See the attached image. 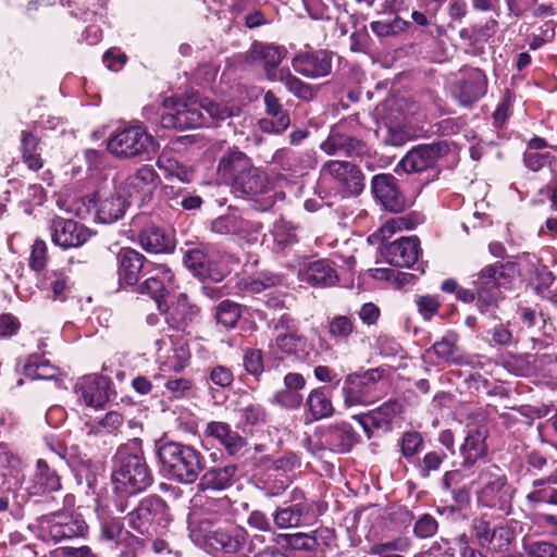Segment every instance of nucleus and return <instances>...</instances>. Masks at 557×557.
I'll return each mask as SVG.
<instances>
[{"mask_svg":"<svg viewBox=\"0 0 557 557\" xmlns=\"http://www.w3.org/2000/svg\"><path fill=\"white\" fill-rule=\"evenodd\" d=\"M419 131L410 125L396 123L386 128L383 143L388 146L400 147L418 137Z\"/></svg>","mask_w":557,"mask_h":557,"instance_id":"obj_44","label":"nucleus"},{"mask_svg":"<svg viewBox=\"0 0 557 557\" xmlns=\"http://www.w3.org/2000/svg\"><path fill=\"white\" fill-rule=\"evenodd\" d=\"M107 147L116 158L127 159L156 152L159 144L143 126L133 125L111 135Z\"/></svg>","mask_w":557,"mask_h":557,"instance_id":"obj_6","label":"nucleus"},{"mask_svg":"<svg viewBox=\"0 0 557 557\" xmlns=\"http://www.w3.org/2000/svg\"><path fill=\"white\" fill-rule=\"evenodd\" d=\"M251 163L252 160L248 154L237 147H230L219 158L216 176L230 186Z\"/></svg>","mask_w":557,"mask_h":557,"instance_id":"obj_26","label":"nucleus"},{"mask_svg":"<svg viewBox=\"0 0 557 557\" xmlns=\"http://www.w3.org/2000/svg\"><path fill=\"white\" fill-rule=\"evenodd\" d=\"M515 273L513 262H495L482 268L474 281L478 304L482 311L497 305L500 298L499 288L509 284Z\"/></svg>","mask_w":557,"mask_h":557,"instance_id":"obj_5","label":"nucleus"},{"mask_svg":"<svg viewBox=\"0 0 557 557\" xmlns=\"http://www.w3.org/2000/svg\"><path fill=\"white\" fill-rule=\"evenodd\" d=\"M474 535L482 547L506 555L510 552L515 532L508 525L491 527L485 520H478L473 525Z\"/></svg>","mask_w":557,"mask_h":557,"instance_id":"obj_14","label":"nucleus"},{"mask_svg":"<svg viewBox=\"0 0 557 557\" xmlns=\"http://www.w3.org/2000/svg\"><path fill=\"white\" fill-rule=\"evenodd\" d=\"M28 376L37 380H51L57 376L58 370L49 360L38 357L30 358L25 366Z\"/></svg>","mask_w":557,"mask_h":557,"instance_id":"obj_46","label":"nucleus"},{"mask_svg":"<svg viewBox=\"0 0 557 557\" xmlns=\"http://www.w3.org/2000/svg\"><path fill=\"white\" fill-rule=\"evenodd\" d=\"M499 469L490 465L481 472L479 480L482 484V488L479 492V502L487 507L496 506L500 499V493L505 486L506 479L500 475Z\"/></svg>","mask_w":557,"mask_h":557,"instance_id":"obj_31","label":"nucleus"},{"mask_svg":"<svg viewBox=\"0 0 557 557\" xmlns=\"http://www.w3.org/2000/svg\"><path fill=\"white\" fill-rule=\"evenodd\" d=\"M158 458L161 472L170 480L182 484L197 481L205 468V457L190 445L166 442L159 446Z\"/></svg>","mask_w":557,"mask_h":557,"instance_id":"obj_3","label":"nucleus"},{"mask_svg":"<svg viewBox=\"0 0 557 557\" xmlns=\"http://www.w3.org/2000/svg\"><path fill=\"white\" fill-rule=\"evenodd\" d=\"M33 481L35 494L55 492L61 488L59 475L42 459L37 460Z\"/></svg>","mask_w":557,"mask_h":557,"instance_id":"obj_41","label":"nucleus"},{"mask_svg":"<svg viewBox=\"0 0 557 557\" xmlns=\"http://www.w3.org/2000/svg\"><path fill=\"white\" fill-rule=\"evenodd\" d=\"M165 388L172 397L180 399L188 395L193 388V382L186 377L173 379L165 383Z\"/></svg>","mask_w":557,"mask_h":557,"instance_id":"obj_61","label":"nucleus"},{"mask_svg":"<svg viewBox=\"0 0 557 557\" xmlns=\"http://www.w3.org/2000/svg\"><path fill=\"white\" fill-rule=\"evenodd\" d=\"M487 79L479 69H466L454 88V95L462 106H470L483 97Z\"/></svg>","mask_w":557,"mask_h":557,"instance_id":"obj_23","label":"nucleus"},{"mask_svg":"<svg viewBox=\"0 0 557 557\" xmlns=\"http://www.w3.org/2000/svg\"><path fill=\"white\" fill-rule=\"evenodd\" d=\"M146 274H150L141 285L143 292L150 294L157 302L158 309L163 311L161 299L174 288V274L165 264L148 262Z\"/></svg>","mask_w":557,"mask_h":557,"instance_id":"obj_21","label":"nucleus"},{"mask_svg":"<svg viewBox=\"0 0 557 557\" xmlns=\"http://www.w3.org/2000/svg\"><path fill=\"white\" fill-rule=\"evenodd\" d=\"M381 379L382 371L379 369L348 374L342 387L345 406H368L373 403L376 398V384Z\"/></svg>","mask_w":557,"mask_h":557,"instance_id":"obj_9","label":"nucleus"},{"mask_svg":"<svg viewBox=\"0 0 557 557\" xmlns=\"http://www.w3.org/2000/svg\"><path fill=\"white\" fill-rule=\"evenodd\" d=\"M198 313V308L188 302L186 295L181 294L168 311L166 321L174 329H184Z\"/></svg>","mask_w":557,"mask_h":557,"instance_id":"obj_42","label":"nucleus"},{"mask_svg":"<svg viewBox=\"0 0 557 557\" xmlns=\"http://www.w3.org/2000/svg\"><path fill=\"white\" fill-rule=\"evenodd\" d=\"M280 283V278L273 274H264L262 276L248 278L243 281L244 288L250 293H261L262 290L273 287Z\"/></svg>","mask_w":557,"mask_h":557,"instance_id":"obj_57","label":"nucleus"},{"mask_svg":"<svg viewBox=\"0 0 557 557\" xmlns=\"http://www.w3.org/2000/svg\"><path fill=\"white\" fill-rule=\"evenodd\" d=\"M205 434L215 438L231 456L239 454L247 445L246 438L233 431L225 422H209L205 429Z\"/></svg>","mask_w":557,"mask_h":557,"instance_id":"obj_33","label":"nucleus"},{"mask_svg":"<svg viewBox=\"0 0 557 557\" xmlns=\"http://www.w3.org/2000/svg\"><path fill=\"white\" fill-rule=\"evenodd\" d=\"M48 261V247L45 240L37 238L30 246L28 267L35 272L42 271Z\"/></svg>","mask_w":557,"mask_h":557,"instance_id":"obj_50","label":"nucleus"},{"mask_svg":"<svg viewBox=\"0 0 557 557\" xmlns=\"http://www.w3.org/2000/svg\"><path fill=\"white\" fill-rule=\"evenodd\" d=\"M434 354L445 362H459V360L455 357L456 345L453 339L447 337L442 338L433 345Z\"/></svg>","mask_w":557,"mask_h":557,"instance_id":"obj_59","label":"nucleus"},{"mask_svg":"<svg viewBox=\"0 0 557 557\" xmlns=\"http://www.w3.org/2000/svg\"><path fill=\"white\" fill-rule=\"evenodd\" d=\"M97 195L99 198L96 218L103 224H110L121 219L125 214L126 208L132 203L120 186L112 190H100Z\"/></svg>","mask_w":557,"mask_h":557,"instance_id":"obj_17","label":"nucleus"},{"mask_svg":"<svg viewBox=\"0 0 557 557\" xmlns=\"http://www.w3.org/2000/svg\"><path fill=\"white\" fill-rule=\"evenodd\" d=\"M228 259L220 250L195 248L185 253L184 262L195 276L220 282L230 271Z\"/></svg>","mask_w":557,"mask_h":557,"instance_id":"obj_8","label":"nucleus"},{"mask_svg":"<svg viewBox=\"0 0 557 557\" xmlns=\"http://www.w3.org/2000/svg\"><path fill=\"white\" fill-rule=\"evenodd\" d=\"M228 187L235 195L258 196L270 190V181L268 174L252 162Z\"/></svg>","mask_w":557,"mask_h":557,"instance_id":"obj_25","label":"nucleus"},{"mask_svg":"<svg viewBox=\"0 0 557 557\" xmlns=\"http://www.w3.org/2000/svg\"><path fill=\"white\" fill-rule=\"evenodd\" d=\"M550 484L546 479L536 480L533 482V490L527 495V498L531 503H544L547 504L549 494L547 491H552Z\"/></svg>","mask_w":557,"mask_h":557,"instance_id":"obj_64","label":"nucleus"},{"mask_svg":"<svg viewBox=\"0 0 557 557\" xmlns=\"http://www.w3.org/2000/svg\"><path fill=\"white\" fill-rule=\"evenodd\" d=\"M524 164L533 172L540 171L545 164L557 166V159L550 153H540L534 151H525L523 156Z\"/></svg>","mask_w":557,"mask_h":557,"instance_id":"obj_53","label":"nucleus"},{"mask_svg":"<svg viewBox=\"0 0 557 557\" xmlns=\"http://www.w3.org/2000/svg\"><path fill=\"white\" fill-rule=\"evenodd\" d=\"M247 541V531L239 525H227L209 532L206 536L207 545L216 554L234 555L238 553Z\"/></svg>","mask_w":557,"mask_h":557,"instance_id":"obj_16","label":"nucleus"},{"mask_svg":"<svg viewBox=\"0 0 557 557\" xmlns=\"http://www.w3.org/2000/svg\"><path fill=\"white\" fill-rule=\"evenodd\" d=\"M403 405L397 400H388L380 407L370 410L367 413L355 416L354 418L370 436L371 429L389 431L393 422L401 414Z\"/></svg>","mask_w":557,"mask_h":557,"instance_id":"obj_22","label":"nucleus"},{"mask_svg":"<svg viewBox=\"0 0 557 557\" xmlns=\"http://www.w3.org/2000/svg\"><path fill=\"white\" fill-rule=\"evenodd\" d=\"M422 444V437L418 432H407L400 442L401 454L406 457L414 456Z\"/></svg>","mask_w":557,"mask_h":557,"instance_id":"obj_62","label":"nucleus"},{"mask_svg":"<svg viewBox=\"0 0 557 557\" xmlns=\"http://www.w3.org/2000/svg\"><path fill=\"white\" fill-rule=\"evenodd\" d=\"M414 302L418 308V312L422 315V318L424 320L432 319L438 312L440 300L437 299L436 296H433V295L417 296Z\"/></svg>","mask_w":557,"mask_h":557,"instance_id":"obj_56","label":"nucleus"},{"mask_svg":"<svg viewBox=\"0 0 557 557\" xmlns=\"http://www.w3.org/2000/svg\"><path fill=\"white\" fill-rule=\"evenodd\" d=\"M108 387L104 376L88 375L76 382L75 394L85 406L98 409L109 400Z\"/></svg>","mask_w":557,"mask_h":557,"instance_id":"obj_24","label":"nucleus"},{"mask_svg":"<svg viewBox=\"0 0 557 557\" xmlns=\"http://www.w3.org/2000/svg\"><path fill=\"white\" fill-rule=\"evenodd\" d=\"M157 166L168 177H176L182 183H190L193 180V171L190 169L168 156H160L157 160Z\"/></svg>","mask_w":557,"mask_h":557,"instance_id":"obj_45","label":"nucleus"},{"mask_svg":"<svg viewBox=\"0 0 557 557\" xmlns=\"http://www.w3.org/2000/svg\"><path fill=\"white\" fill-rule=\"evenodd\" d=\"M301 282L311 286L326 287L335 285L337 273L329 260H317L305 264L298 273Z\"/></svg>","mask_w":557,"mask_h":557,"instance_id":"obj_29","label":"nucleus"},{"mask_svg":"<svg viewBox=\"0 0 557 557\" xmlns=\"http://www.w3.org/2000/svg\"><path fill=\"white\" fill-rule=\"evenodd\" d=\"M321 175L333 180L343 197L358 196L364 188L363 174L348 161H327L321 169Z\"/></svg>","mask_w":557,"mask_h":557,"instance_id":"obj_11","label":"nucleus"},{"mask_svg":"<svg viewBox=\"0 0 557 557\" xmlns=\"http://www.w3.org/2000/svg\"><path fill=\"white\" fill-rule=\"evenodd\" d=\"M285 55L286 49L282 46L255 41L245 54V62L262 66L268 79L284 83L295 97L306 101L312 100L314 91L310 85L294 76L288 69H278Z\"/></svg>","mask_w":557,"mask_h":557,"instance_id":"obj_1","label":"nucleus"},{"mask_svg":"<svg viewBox=\"0 0 557 557\" xmlns=\"http://www.w3.org/2000/svg\"><path fill=\"white\" fill-rule=\"evenodd\" d=\"M410 548V540L408 537H397L392 541L375 544L372 546V554H383L384 552H406Z\"/></svg>","mask_w":557,"mask_h":557,"instance_id":"obj_63","label":"nucleus"},{"mask_svg":"<svg viewBox=\"0 0 557 557\" xmlns=\"http://www.w3.org/2000/svg\"><path fill=\"white\" fill-rule=\"evenodd\" d=\"M237 468L235 466L212 467L200 478L201 491H223L232 485Z\"/></svg>","mask_w":557,"mask_h":557,"instance_id":"obj_38","label":"nucleus"},{"mask_svg":"<svg viewBox=\"0 0 557 557\" xmlns=\"http://www.w3.org/2000/svg\"><path fill=\"white\" fill-rule=\"evenodd\" d=\"M239 113L236 106H226L209 99L177 100L171 111L162 114L161 125L165 128L187 129L200 127L209 117L224 120Z\"/></svg>","mask_w":557,"mask_h":557,"instance_id":"obj_2","label":"nucleus"},{"mask_svg":"<svg viewBox=\"0 0 557 557\" xmlns=\"http://www.w3.org/2000/svg\"><path fill=\"white\" fill-rule=\"evenodd\" d=\"M293 322L288 315H283L275 326L285 327L286 331L277 334L269 345V359L274 368L289 358L301 359L308 352V341L296 329H290Z\"/></svg>","mask_w":557,"mask_h":557,"instance_id":"obj_7","label":"nucleus"},{"mask_svg":"<svg viewBox=\"0 0 557 557\" xmlns=\"http://www.w3.org/2000/svg\"><path fill=\"white\" fill-rule=\"evenodd\" d=\"M306 404L313 420L327 418L334 410L331 399L322 388L312 389L307 397Z\"/></svg>","mask_w":557,"mask_h":557,"instance_id":"obj_43","label":"nucleus"},{"mask_svg":"<svg viewBox=\"0 0 557 557\" xmlns=\"http://www.w3.org/2000/svg\"><path fill=\"white\" fill-rule=\"evenodd\" d=\"M413 531L414 534L420 539L431 537L437 531V522L431 515H422L417 520Z\"/></svg>","mask_w":557,"mask_h":557,"instance_id":"obj_60","label":"nucleus"},{"mask_svg":"<svg viewBox=\"0 0 557 557\" xmlns=\"http://www.w3.org/2000/svg\"><path fill=\"white\" fill-rule=\"evenodd\" d=\"M119 276L127 285L138 282L140 273L147 272L145 257L132 248H122L117 255Z\"/></svg>","mask_w":557,"mask_h":557,"instance_id":"obj_32","label":"nucleus"},{"mask_svg":"<svg viewBox=\"0 0 557 557\" xmlns=\"http://www.w3.org/2000/svg\"><path fill=\"white\" fill-rule=\"evenodd\" d=\"M372 191L381 205L389 211L399 212L406 207L405 197L399 190L397 180L389 173L373 176Z\"/></svg>","mask_w":557,"mask_h":557,"instance_id":"obj_20","label":"nucleus"},{"mask_svg":"<svg viewBox=\"0 0 557 557\" xmlns=\"http://www.w3.org/2000/svg\"><path fill=\"white\" fill-rule=\"evenodd\" d=\"M240 223V214L230 212L221 215L211 222V231L219 235H236L237 226Z\"/></svg>","mask_w":557,"mask_h":557,"instance_id":"obj_49","label":"nucleus"},{"mask_svg":"<svg viewBox=\"0 0 557 557\" xmlns=\"http://www.w3.org/2000/svg\"><path fill=\"white\" fill-rule=\"evenodd\" d=\"M159 183L158 173L149 165H141L127 176L120 188L132 203L141 207L152 200Z\"/></svg>","mask_w":557,"mask_h":557,"instance_id":"obj_12","label":"nucleus"},{"mask_svg":"<svg viewBox=\"0 0 557 557\" xmlns=\"http://www.w3.org/2000/svg\"><path fill=\"white\" fill-rule=\"evenodd\" d=\"M420 252V242L416 236L401 237L382 249L384 260L398 268L412 267Z\"/></svg>","mask_w":557,"mask_h":557,"instance_id":"obj_18","label":"nucleus"},{"mask_svg":"<svg viewBox=\"0 0 557 557\" xmlns=\"http://www.w3.org/2000/svg\"><path fill=\"white\" fill-rule=\"evenodd\" d=\"M326 441L331 450L347 453L357 442V436L347 423L331 426L326 434Z\"/></svg>","mask_w":557,"mask_h":557,"instance_id":"obj_40","label":"nucleus"},{"mask_svg":"<svg viewBox=\"0 0 557 557\" xmlns=\"http://www.w3.org/2000/svg\"><path fill=\"white\" fill-rule=\"evenodd\" d=\"M337 126L333 128L327 138L321 144V149L327 154H336L344 151L347 154H361L364 151V145L346 134H343Z\"/></svg>","mask_w":557,"mask_h":557,"instance_id":"obj_34","label":"nucleus"},{"mask_svg":"<svg viewBox=\"0 0 557 557\" xmlns=\"http://www.w3.org/2000/svg\"><path fill=\"white\" fill-rule=\"evenodd\" d=\"M486 437L487 431L484 428H478L468 432L460 448L463 465L472 466L476 460L485 456L487 451Z\"/></svg>","mask_w":557,"mask_h":557,"instance_id":"obj_37","label":"nucleus"},{"mask_svg":"<svg viewBox=\"0 0 557 557\" xmlns=\"http://www.w3.org/2000/svg\"><path fill=\"white\" fill-rule=\"evenodd\" d=\"M312 506V502H300L277 509L273 516L274 522L280 529L297 528L306 520Z\"/></svg>","mask_w":557,"mask_h":557,"instance_id":"obj_39","label":"nucleus"},{"mask_svg":"<svg viewBox=\"0 0 557 557\" xmlns=\"http://www.w3.org/2000/svg\"><path fill=\"white\" fill-rule=\"evenodd\" d=\"M273 403L285 409H297L302 404V395L301 393L284 387L273 395Z\"/></svg>","mask_w":557,"mask_h":557,"instance_id":"obj_54","label":"nucleus"},{"mask_svg":"<svg viewBox=\"0 0 557 557\" xmlns=\"http://www.w3.org/2000/svg\"><path fill=\"white\" fill-rule=\"evenodd\" d=\"M46 281L55 298L64 296L69 288V276L64 272L51 271L46 275Z\"/></svg>","mask_w":557,"mask_h":557,"instance_id":"obj_58","label":"nucleus"},{"mask_svg":"<svg viewBox=\"0 0 557 557\" xmlns=\"http://www.w3.org/2000/svg\"><path fill=\"white\" fill-rule=\"evenodd\" d=\"M139 244L148 252L162 253L174 249L173 238L161 227L146 226L139 234Z\"/></svg>","mask_w":557,"mask_h":557,"instance_id":"obj_35","label":"nucleus"},{"mask_svg":"<svg viewBox=\"0 0 557 557\" xmlns=\"http://www.w3.org/2000/svg\"><path fill=\"white\" fill-rule=\"evenodd\" d=\"M88 527L79 513H52L49 519L48 534L54 542L84 536Z\"/></svg>","mask_w":557,"mask_h":557,"instance_id":"obj_19","label":"nucleus"},{"mask_svg":"<svg viewBox=\"0 0 557 557\" xmlns=\"http://www.w3.org/2000/svg\"><path fill=\"white\" fill-rule=\"evenodd\" d=\"M420 223V216L414 213L392 218L383 223L374 234L369 236V242L372 244L386 242L399 232L413 230Z\"/></svg>","mask_w":557,"mask_h":557,"instance_id":"obj_36","label":"nucleus"},{"mask_svg":"<svg viewBox=\"0 0 557 557\" xmlns=\"http://www.w3.org/2000/svg\"><path fill=\"white\" fill-rule=\"evenodd\" d=\"M292 65L302 76L318 78L330 74L332 61L325 51L304 52L293 58Z\"/></svg>","mask_w":557,"mask_h":557,"instance_id":"obj_27","label":"nucleus"},{"mask_svg":"<svg viewBox=\"0 0 557 557\" xmlns=\"http://www.w3.org/2000/svg\"><path fill=\"white\" fill-rule=\"evenodd\" d=\"M51 239L62 248L79 247L91 237V231L83 224L60 216L50 223Z\"/></svg>","mask_w":557,"mask_h":557,"instance_id":"obj_15","label":"nucleus"},{"mask_svg":"<svg viewBox=\"0 0 557 557\" xmlns=\"http://www.w3.org/2000/svg\"><path fill=\"white\" fill-rule=\"evenodd\" d=\"M261 231H262L261 223H259L257 221L245 219L244 216L240 215V223L237 226L235 236L237 238L244 239L248 243H253V242L258 240V236Z\"/></svg>","mask_w":557,"mask_h":557,"instance_id":"obj_55","label":"nucleus"},{"mask_svg":"<svg viewBox=\"0 0 557 557\" xmlns=\"http://www.w3.org/2000/svg\"><path fill=\"white\" fill-rule=\"evenodd\" d=\"M355 324L347 315H335L329 325L330 336L335 339L346 341L354 332Z\"/></svg>","mask_w":557,"mask_h":557,"instance_id":"obj_51","label":"nucleus"},{"mask_svg":"<svg viewBox=\"0 0 557 557\" xmlns=\"http://www.w3.org/2000/svg\"><path fill=\"white\" fill-rule=\"evenodd\" d=\"M157 358L163 371L181 372L189 360L190 351L187 341L180 335H169L156 342Z\"/></svg>","mask_w":557,"mask_h":557,"instance_id":"obj_13","label":"nucleus"},{"mask_svg":"<svg viewBox=\"0 0 557 557\" xmlns=\"http://www.w3.org/2000/svg\"><path fill=\"white\" fill-rule=\"evenodd\" d=\"M152 482L153 476L140 451L133 453L127 447L117 450L112 472L115 493L135 495L146 491Z\"/></svg>","mask_w":557,"mask_h":557,"instance_id":"obj_4","label":"nucleus"},{"mask_svg":"<svg viewBox=\"0 0 557 557\" xmlns=\"http://www.w3.org/2000/svg\"><path fill=\"white\" fill-rule=\"evenodd\" d=\"M243 362L246 371L256 377H259L264 371L263 352L261 349H246L244 351Z\"/></svg>","mask_w":557,"mask_h":557,"instance_id":"obj_52","label":"nucleus"},{"mask_svg":"<svg viewBox=\"0 0 557 557\" xmlns=\"http://www.w3.org/2000/svg\"><path fill=\"white\" fill-rule=\"evenodd\" d=\"M265 112L270 117L261 119L259 126L267 133H282L290 125L289 114L283 109L278 98L269 90L263 97Z\"/></svg>","mask_w":557,"mask_h":557,"instance_id":"obj_28","label":"nucleus"},{"mask_svg":"<svg viewBox=\"0 0 557 557\" xmlns=\"http://www.w3.org/2000/svg\"><path fill=\"white\" fill-rule=\"evenodd\" d=\"M409 23L398 16L391 21H375L370 24L371 30L380 36H397L407 30Z\"/></svg>","mask_w":557,"mask_h":557,"instance_id":"obj_47","label":"nucleus"},{"mask_svg":"<svg viewBox=\"0 0 557 557\" xmlns=\"http://www.w3.org/2000/svg\"><path fill=\"white\" fill-rule=\"evenodd\" d=\"M170 521L166 503L157 495L145 497L129 513V525L140 534L149 533L156 527H164Z\"/></svg>","mask_w":557,"mask_h":557,"instance_id":"obj_10","label":"nucleus"},{"mask_svg":"<svg viewBox=\"0 0 557 557\" xmlns=\"http://www.w3.org/2000/svg\"><path fill=\"white\" fill-rule=\"evenodd\" d=\"M438 147L421 145L409 150L399 161L396 171L401 169L405 173H416L431 168L438 157Z\"/></svg>","mask_w":557,"mask_h":557,"instance_id":"obj_30","label":"nucleus"},{"mask_svg":"<svg viewBox=\"0 0 557 557\" xmlns=\"http://www.w3.org/2000/svg\"><path fill=\"white\" fill-rule=\"evenodd\" d=\"M215 317L219 324L226 329H232L240 318L239 306L233 301L224 300L218 306Z\"/></svg>","mask_w":557,"mask_h":557,"instance_id":"obj_48","label":"nucleus"}]
</instances>
